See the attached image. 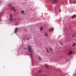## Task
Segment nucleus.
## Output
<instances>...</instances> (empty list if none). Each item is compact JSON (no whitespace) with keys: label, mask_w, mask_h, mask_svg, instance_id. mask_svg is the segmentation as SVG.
<instances>
[{"label":"nucleus","mask_w":76,"mask_h":76,"mask_svg":"<svg viewBox=\"0 0 76 76\" xmlns=\"http://www.w3.org/2000/svg\"><path fill=\"white\" fill-rule=\"evenodd\" d=\"M27 47L29 51V53L30 54H28L29 56L31 55V58H32V49H31V45L27 46Z\"/></svg>","instance_id":"obj_1"},{"label":"nucleus","mask_w":76,"mask_h":76,"mask_svg":"<svg viewBox=\"0 0 76 76\" xmlns=\"http://www.w3.org/2000/svg\"><path fill=\"white\" fill-rule=\"evenodd\" d=\"M57 0H52L51 2L52 4H55L56 3H57Z\"/></svg>","instance_id":"obj_2"},{"label":"nucleus","mask_w":76,"mask_h":76,"mask_svg":"<svg viewBox=\"0 0 76 76\" xmlns=\"http://www.w3.org/2000/svg\"><path fill=\"white\" fill-rule=\"evenodd\" d=\"M12 14H11L10 15V21H12V20L13 19V18H12Z\"/></svg>","instance_id":"obj_3"},{"label":"nucleus","mask_w":76,"mask_h":76,"mask_svg":"<svg viewBox=\"0 0 76 76\" xmlns=\"http://www.w3.org/2000/svg\"><path fill=\"white\" fill-rule=\"evenodd\" d=\"M72 50H70V51L68 53V55H71V54H72Z\"/></svg>","instance_id":"obj_4"},{"label":"nucleus","mask_w":76,"mask_h":76,"mask_svg":"<svg viewBox=\"0 0 76 76\" xmlns=\"http://www.w3.org/2000/svg\"><path fill=\"white\" fill-rule=\"evenodd\" d=\"M10 9H12V10H13L14 11V12H16V10H15L14 9V8H13V7L12 6L11 8Z\"/></svg>","instance_id":"obj_5"},{"label":"nucleus","mask_w":76,"mask_h":76,"mask_svg":"<svg viewBox=\"0 0 76 76\" xmlns=\"http://www.w3.org/2000/svg\"><path fill=\"white\" fill-rule=\"evenodd\" d=\"M54 30V28H50L49 30V31L50 32H51V31H53Z\"/></svg>","instance_id":"obj_6"},{"label":"nucleus","mask_w":76,"mask_h":76,"mask_svg":"<svg viewBox=\"0 0 76 76\" xmlns=\"http://www.w3.org/2000/svg\"><path fill=\"white\" fill-rule=\"evenodd\" d=\"M21 13L23 15L25 14V11L24 10H21Z\"/></svg>","instance_id":"obj_7"},{"label":"nucleus","mask_w":76,"mask_h":76,"mask_svg":"<svg viewBox=\"0 0 76 76\" xmlns=\"http://www.w3.org/2000/svg\"><path fill=\"white\" fill-rule=\"evenodd\" d=\"M76 15H73L72 17V19L73 18H75V17H76Z\"/></svg>","instance_id":"obj_8"},{"label":"nucleus","mask_w":76,"mask_h":76,"mask_svg":"<svg viewBox=\"0 0 76 76\" xmlns=\"http://www.w3.org/2000/svg\"><path fill=\"white\" fill-rule=\"evenodd\" d=\"M45 67L48 68V64H45Z\"/></svg>","instance_id":"obj_9"},{"label":"nucleus","mask_w":76,"mask_h":76,"mask_svg":"<svg viewBox=\"0 0 76 76\" xmlns=\"http://www.w3.org/2000/svg\"><path fill=\"white\" fill-rule=\"evenodd\" d=\"M18 29V28H16L15 30V33H16V32H17V30Z\"/></svg>","instance_id":"obj_10"},{"label":"nucleus","mask_w":76,"mask_h":76,"mask_svg":"<svg viewBox=\"0 0 76 76\" xmlns=\"http://www.w3.org/2000/svg\"><path fill=\"white\" fill-rule=\"evenodd\" d=\"M46 50L48 53H49V51L48 50V48H46Z\"/></svg>","instance_id":"obj_11"},{"label":"nucleus","mask_w":76,"mask_h":76,"mask_svg":"<svg viewBox=\"0 0 76 76\" xmlns=\"http://www.w3.org/2000/svg\"><path fill=\"white\" fill-rule=\"evenodd\" d=\"M40 31H42V27H40Z\"/></svg>","instance_id":"obj_12"},{"label":"nucleus","mask_w":76,"mask_h":76,"mask_svg":"<svg viewBox=\"0 0 76 76\" xmlns=\"http://www.w3.org/2000/svg\"><path fill=\"white\" fill-rule=\"evenodd\" d=\"M45 36H46V37H47V36H48L47 34L46 33H45Z\"/></svg>","instance_id":"obj_13"},{"label":"nucleus","mask_w":76,"mask_h":76,"mask_svg":"<svg viewBox=\"0 0 76 76\" xmlns=\"http://www.w3.org/2000/svg\"><path fill=\"white\" fill-rule=\"evenodd\" d=\"M38 58L39 60H41V58H40V57L39 56Z\"/></svg>","instance_id":"obj_14"},{"label":"nucleus","mask_w":76,"mask_h":76,"mask_svg":"<svg viewBox=\"0 0 76 76\" xmlns=\"http://www.w3.org/2000/svg\"><path fill=\"white\" fill-rule=\"evenodd\" d=\"M75 44H76V43H75L73 44L72 45V46H75Z\"/></svg>","instance_id":"obj_15"},{"label":"nucleus","mask_w":76,"mask_h":76,"mask_svg":"<svg viewBox=\"0 0 76 76\" xmlns=\"http://www.w3.org/2000/svg\"><path fill=\"white\" fill-rule=\"evenodd\" d=\"M74 10H75V11H76V9L75 8H74Z\"/></svg>","instance_id":"obj_16"},{"label":"nucleus","mask_w":76,"mask_h":76,"mask_svg":"<svg viewBox=\"0 0 76 76\" xmlns=\"http://www.w3.org/2000/svg\"><path fill=\"white\" fill-rule=\"evenodd\" d=\"M49 49L50 50L52 51V49H51L50 48H49Z\"/></svg>","instance_id":"obj_17"},{"label":"nucleus","mask_w":76,"mask_h":76,"mask_svg":"<svg viewBox=\"0 0 76 76\" xmlns=\"http://www.w3.org/2000/svg\"><path fill=\"white\" fill-rule=\"evenodd\" d=\"M41 72V70H40L39 71V73L40 72Z\"/></svg>","instance_id":"obj_18"},{"label":"nucleus","mask_w":76,"mask_h":76,"mask_svg":"<svg viewBox=\"0 0 76 76\" xmlns=\"http://www.w3.org/2000/svg\"><path fill=\"white\" fill-rule=\"evenodd\" d=\"M60 44L61 45H63V44H62V43L61 42H60Z\"/></svg>","instance_id":"obj_19"},{"label":"nucleus","mask_w":76,"mask_h":76,"mask_svg":"<svg viewBox=\"0 0 76 76\" xmlns=\"http://www.w3.org/2000/svg\"><path fill=\"white\" fill-rule=\"evenodd\" d=\"M8 6H11V4H10V5L8 4Z\"/></svg>","instance_id":"obj_20"},{"label":"nucleus","mask_w":76,"mask_h":76,"mask_svg":"<svg viewBox=\"0 0 76 76\" xmlns=\"http://www.w3.org/2000/svg\"><path fill=\"white\" fill-rule=\"evenodd\" d=\"M29 37H28L27 38V40H29Z\"/></svg>","instance_id":"obj_21"},{"label":"nucleus","mask_w":76,"mask_h":76,"mask_svg":"<svg viewBox=\"0 0 76 76\" xmlns=\"http://www.w3.org/2000/svg\"><path fill=\"white\" fill-rule=\"evenodd\" d=\"M26 49H27V48H24V50H26Z\"/></svg>","instance_id":"obj_22"},{"label":"nucleus","mask_w":76,"mask_h":76,"mask_svg":"<svg viewBox=\"0 0 76 76\" xmlns=\"http://www.w3.org/2000/svg\"><path fill=\"white\" fill-rule=\"evenodd\" d=\"M61 11V10L60 9L59 10V12H60Z\"/></svg>","instance_id":"obj_23"},{"label":"nucleus","mask_w":76,"mask_h":76,"mask_svg":"<svg viewBox=\"0 0 76 76\" xmlns=\"http://www.w3.org/2000/svg\"><path fill=\"white\" fill-rule=\"evenodd\" d=\"M73 37H74V36H72V38H73Z\"/></svg>","instance_id":"obj_24"},{"label":"nucleus","mask_w":76,"mask_h":76,"mask_svg":"<svg viewBox=\"0 0 76 76\" xmlns=\"http://www.w3.org/2000/svg\"><path fill=\"white\" fill-rule=\"evenodd\" d=\"M74 3H76V1H75V2H74Z\"/></svg>","instance_id":"obj_25"},{"label":"nucleus","mask_w":76,"mask_h":76,"mask_svg":"<svg viewBox=\"0 0 76 76\" xmlns=\"http://www.w3.org/2000/svg\"><path fill=\"white\" fill-rule=\"evenodd\" d=\"M69 31V30H67V31Z\"/></svg>","instance_id":"obj_26"},{"label":"nucleus","mask_w":76,"mask_h":76,"mask_svg":"<svg viewBox=\"0 0 76 76\" xmlns=\"http://www.w3.org/2000/svg\"><path fill=\"white\" fill-rule=\"evenodd\" d=\"M63 22H64V21H63Z\"/></svg>","instance_id":"obj_27"},{"label":"nucleus","mask_w":76,"mask_h":76,"mask_svg":"<svg viewBox=\"0 0 76 76\" xmlns=\"http://www.w3.org/2000/svg\"><path fill=\"white\" fill-rule=\"evenodd\" d=\"M17 25V24H16L15 25Z\"/></svg>","instance_id":"obj_28"}]
</instances>
